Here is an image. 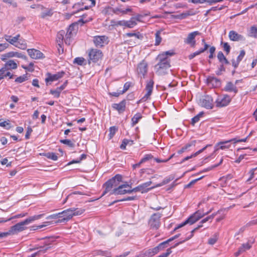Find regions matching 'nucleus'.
I'll return each instance as SVG.
<instances>
[{"label":"nucleus","instance_id":"1","mask_svg":"<svg viewBox=\"0 0 257 257\" xmlns=\"http://www.w3.org/2000/svg\"><path fill=\"white\" fill-rule=\"evenodd\" d=\"M43 216V214H39L31 216L25 219L24 221H21L17 223L15 225L11 226L9 230L10 235L16 234L25 230L26 227L25 225H28L36 220L40 219Z\"/></svg>","mask_w":257,"mask_h":257},{"label":"nucleus","instance_id":"2","mask_svg":"<svg viewBox=\"0 0 257 257\" xmlns=\"http://www.w3.org/2000/svg\"><path fill=\"white\" fill-rule=\"evenodd\" d=\"M158 63L155 66L156 73L159 75H164L167 73V70L170 67V60L166 58L165 55H159L157 57Z\"/></svg>","mask_w":257,"mask_h":257},{"label":"nucleus","instance_id":"3","mask_svg":"<svg viewBox=\"0 0 257 257\" xmlns=\"http://www.w3.org/2000/svg\"><path fill=\"white\" fill-rule=\"evenodd\" d=\"M122 176L117 174L106 181L103 185V188H104L105 190L103 192L102 195H104L108 192L110 193L113 189L117 187L119 185V183L122 182Z\"/></svg>","mask_w":257,"mask_h":257},{"label":"nucleus","instance_id":"4","mask_svg":"<svg viewBox=\"0 0 257 257\" xmlns=\"http://www.w3.org/2000/svg\"><path fill=\"white\" fill-rule=\"evenodd\" d=\"M210 212H207L206 213L203 212L201 210H199L191 215L187 219H186L184 222L180 224L177 227H176L174 231L176 230L177 229L181 228L185 226L187 224H189L190 225L193 224V223L197 222L201 218L203 217L205 215L208 214Z\"/></svg>","mask_w":257,"mask_h":257},{"label":"nucleus","instance_id":"5","mask_svg":"<svg viewBox=\"0 0 257 257\" xmlns=\"http://www.w3.org/2000/svg\"><path fill=\"white\" fill-rule=\"evenodd\" d=\"M88 63L90 64L91 62L96 63L101 60L103 57V53L100 50L91 49L88 51Z\"/></svg>","mask_w":257,"mask_h":257},{"label":"nucleus","instance_id":"6","mask_svg":"<svg viewBox=\"0 0 257 257\" xmlns=\"http://www.w3.org/2000/svg\"><path fill=\"white\" fill-rule=\"evenodd\" d=\"M82 213V212L81 211L77 210L74 208H70L64 210L63 211L59 213L61 215V217H63V219H59L57 222H62L65 220H68L73 216L80 215Z\"/></svg>","mask_w":257,"mask_h":257},{"label":"nucleus","instance_id":"7","mask_svg":"<svg viewBox=\"0 0 257 257\" xmlns=\"http://www.w3.org/2000/svg\"><path fill=\"white\" fill-rule=\"evenodd\" d=\"M162 216V214L160 213H155L151 215L148 221V225L151 229L157 230L160 227Z\"/></svg>","mask_w":257,"mask_h":257},{"label":"nucleus","instance_id":"8","mask_svg":"<svg viewBox=\"0 0 257 257\" xmlns=\"http://www.w3.org/2000/svg\"><path fill=\"white\" fill-rule=\"evenodd\" d=\"M231 98L227 94H223L219 96L215 101L216 106L218 107H222L229 104Z\"/></svg>","mask_w":257,"mask_h":257},{"label":"nucleus","instance_id":"9","mask_svg":"<svg viewBox=\"0 0 257 257\" xmlns=\"http://www.w3.org/2000/svg\"><path fill=\"white\" fill-rule=\"evenodd\" d=\"M131 187L128 184L119 185L117 187L113 189L110 192V195H123L126 193H129L128 189L125 188Z\"/></svg>","mask_w":257,"mask_h":257},{"label":"nucleus","instance_id":"10","mask_svg":"<svg viewBox=\"0 0 257 257\" xmlns=\"http://www.w3.org/2000/svg\"><path fill=\"white\" fill-rule=\"evenodd\" d=\"M153 86H154V81L153 80H150L149 81H148L147 83L146 86V90L147 91V93L140 100L138 103H140V101H145L148 99L149 98L150 96L152 94L153 89Z\"/></svg>","mask_w":257,"mask_h":257},{"label":"nucleus","instance_id":"11","mask_svg":"<svg viewBox=\"0 0 257 257\" xmlns=\"http://www.w3.org/2000/svg\"><path fill=\"white\" fill-rule=\"evenodd\" d=\"M64 74L65 72L64 71L58 72L54 74H51L50 73H48L47 74V77L45 78L46 84L48 85L49 82L58 80L59 79L63 77Z\"/></svg>","mask_w":257,"mask_h":257},{"label":"nucleus","instance_id":"12","mask_svg":"<svg viewBox=\"0 0 257 257\" xmlns=\"http://www.w3.org/2000/svg\"><path fill=\"white\" fill-rule=\"evenodd\" d=\"M213 99L210 95H205L201 100V104L203 107L207 109H212L213 106Z\"/></svg>","mask_w":257,"mask_h":257},{"label":"nucleus","instance_id":"13","mask_svg":"<svg viewBox=\"0 0 257 257\" xmlns=\"http://www.w3.org/2000/svg\"><path fill=\"white\" fill-rule=\"evenodd\" d=\"M148 63L145 60H143L138 65L137 72L141 77H145L148 71Z\"/></svg>","mask_w":257,"mask_h":257},{"label":"nucleus","instance_id":"14","mask_svg":"<svg viewBox=\"0 0 257 257\" xmlns=\"http://www.w3.org/2000/svg\"><path fill=\"white\" fill-rule=\"evenodd\" d=\"M200 33L198 31H195L188 34L187 37L184 40L186 44H189L192 47H194L196 44L195 40V37L199 35Z\"/></svg>","mask_w":257,"mask_h":257},{"label":"nucleus","instance_id":"15","mask_svg":"<svg viewBox=\"0 0 257 257\" xmlns=\"http://www.w3.org/2000/svg\"><path fill=\"white\" fill-rule=\"evenodd\" d=\"M107 39L105 36H97L94 37L93 42L96 46L101 47L107 43Z\"/></svg>","mask_w":257,"mask_h":257},{"label":"nucleus","instance_id":"16","mask_svg":"<svg viewBox=\"0 0 257 257\" xmlns=\"http://www.w3.org/2000/svg\"><path fill=\"white\" fill-rule=\"evenodd\" d=\"M207 83L209 86L214 88L219 87L221 84V81L219 79L211 76H208L207 78Z\"/></svg>","mask_w":257,"mask_h":257},{"label":"nucleus","instance_id":"17","mask_svg":"<svg viewBox=\"0 0 257 257\" xmlns=\"http://www.w3.org/2000/svg\"><path fill=\"white\" fill-rule=\"evenodd\" d=\"M27 52L32 59H41L44 57V54L39 50L35 49H28Z\"/></svg>","mask_w":257,"mask_h":257},{"label":"nucleus","instance_id":"18","mask_svg":"<svg viewBox=\"0 0 257 257\" xmlns=\"http://www.w3.org/2000/svg\"><path fill=\"white\" fill-rule=\"evenodd\" d=\"M228 36L230 40L233 41H243L245 40V38L243 36L238 34L234 31H230Z\"/></svg>","mask_w":257,"mask_h":257},{"label":"nucleus","instance_id":"19","mask_svg":"<svg viewBox=\"0 0 257 257\" xmlns=\"http://www.w3.org/2000/svg\"><path fill=\"white\" fill-rule=\"evenodd\" d=\"M126 105V100L125 99L122 100L119 103H113L112 105V107L114 109H116L118 111L119 113H121L125 111Z\"/></svg>","mask_w":257,"mask_h":257},{"label":"nucleus","instance_id":"20","mask_svg":"<svg viewBox=\"0 0 257 257\" xmlns=\"http://www.w3.org/2000/svg\"><path fill=\"white\" fill-rule=\"evenodd\" d=\"M117 25L125 26L129 28H132L137 25L136 22L134 20V18H132L129 21H119L117 23Z\"/></svg>","mask_w":257,"mask_h":257},{"label":"nucleus","instance_id":"21","mask_svg":"<svg viewBox=\"0 0 257 257\" xmlns=\"http://www.w3.org/2000/svg\"><path fill=\"white\" fill-rule=\"evenodd\" d=\"M230 141H221L217 143L215 146V151H218L219 149L224 150L229 149L230 147L229 143Z\"/></svg>","mask_w":257,"mask_h":257},{"label":"nucleus","instance_id":"22","mask_svg":"<svg viewBox=\"0 0 257 257\" xmlns=\"http://www.w3.org/2000/svg\"><path fill=\"white\" fill-rule=\"evenodd\" d=\"M4 37L7 42L16 47L17 43L19 39V37H20V35L18 34L13 37L10 35H5Z\"/></svg>","mask_w":257,"mask_h":257},{"label":"nucleus","instance_id":"23","mask_svg":"<svg viewBox=\"0 0 257 257\" xmlns=\"http://www.w3.org/2000/svg\"><path fill=\"white\" fill-rule=\"evenodd\" d=\"M109 9L111 10L113 13L116 15H119V14L125 15L128 12H132V9L130 8H128L125 10H123L119 7H116L115 8H110Z\"/></svg>","mask_w":257,"mask_h":257},{"label":"nucleus","instance_id":"24","mask_svg":"<svg viewBox=\"0 0 257 257\" xmlns=\"http://www.w3.org/2000/svg\"><path fill=\"white\" fill-rule=\"evenodd\" d=\"M223 90L227 92H233L235 94L238 92L236 86L231 82H228L224 87Z\"/></svg>","mask_w":257,"mask_h":257},{"label":"nucleus","instance_id":"25","mask_svg":"<svg viewBox=\"0 0 257 257\" xmlns=\"http://www.w3.org/2000/svg\"><path fill=\"white\" fill-rule=\"evenodd\" d=\"M5 69L9 71L10 70L16 69L17 68V64L13 60H9L5 64L4 66Z\"/></svg>","mask_w":257,"mask_h":257},{"label":"nucleus","instance_id":"26","mask_svg":"<svg viewBox=\"0 0 257 257\" xmlns=\"http://www.w3.org/2000/svg\"><path fill=\"white\" fill-rule=\"evenodd\" d=\"M152 183V182L150 181L147 182H145L144 183H143L140 185H139V187L140 188V192L142 193H147L149 190H151V187L150 188H148V187L150 186Z\"/></svg>","mask_w":257,"mask_h":257},{"label":"nucleus","instance_id":"27","mask_svg":"<svg viewBox=\"0 0 257 257\" xmlns=\"http://www.w3.org/2000/svg\"><path fill=\"white\" fill-rule=\"evenodd\" d=\"M184 240L180 241L179 242H177L174 245L171 246V247L168 248L166 252L162 253L157 257H168L171 253H172V248H174L179 245L183 243Z\"/></svg>","mask_w":257,"mask_h":257},{"label":"nucleus","instance_id":"28","mask_svg":"<svg viewBox=\"0 0 257 257\" xmlns=\"http://www.w3.org/2000/svg\"><path fill=\"white\" fill-rule=\"evenodd\" d=\"M174 176L173 175H170L168 176V177L165 178L163 181L157 184L156 186L152 187L151 189H154L157 187L162 186L165 184H168L171 181L173 180L174 179Z\"/></svg>","mask_w":257,"mask_h":257},{"label":"nucleus","instance_id":"29","mask_svg":"<svg viewBox=\"0 0 257 257\" xmlns=\"http://www.w3.org/2000/svg\"><path fill=\"white\" fill-rule=\"evenodd\" d=\"M13 74H11L10 71H7L5 67H3L0 69V80L3 79L5 77L9 76L10 79L14 77Z\"/></svg>","mask_w":257,"mask_h":257},{"label":"nucleus","instance_id":"30","mask_svg":"<svg viewBox=\"0 0 257 257\" xmlns=\"http://www.w3.org/2000/svg\"><path fill=\"white\" fill-rule=\"evenodd\" d=\"M16 47L22 50L26 49L27 48V43L26 40L21 37H19V39L17 43Z\"/></svg>","mask_w":257,"mask_h":257},{"label":"nucleus","instance_id":"31","mask_svg":"<svg viewBox=\"0 0 257 257\" xmlns=\"http://www.w3.org/2000/svg\"><path fill=\"white\" fill-rule=\"evenodd\" d=\"M210 146H211L210 145H207L205 147H204L203 148H202V149H201V150H199L198 151L196 152L195 153L193 154L192 155H191L190 156H187V157H185V158H184L183 159V160L181 161V163L185 162V161H187L189 159H190L191 158H192L193 157H195L197 156L198 155L200 154V153L203 152L205 150H206V149L208 147Z\"/></svg>","mask_w":257,"mask_h":257},{"label":"nucleus","instance_id":"32","mask_svg":"<svg viewBox=\"0 0 257 257\" xmlns=\"http://www.w3.org/2000/svg\"><path fill=\"white\" fill-rule=\"evenodd\" d=\"M65 34V31L61 30L58 33L57 35L56 41L58 43V45L59 46L60 48H61V44L63 42Z\"/></svg>","mask_w":257,"mask_h":257},{"label":"nucleus","instance_id":"33","mask_svg":"<svg viewBox=\"0 0 257 257\" xmlns=\"http://www.w3.org/2000/svg\"><path fill=\"white\" fill-rule=\"evenodd\" d=\"M169 241L168 240L160 243L158 246L155 247V250L157 251V253L160 251L163 250L168 246V244H169Z\"/></svg>","mask_w":257,"mask_h":257},{"label":"nucleus","instance_id":"34","mask_svg":"<svg viewBox=\"0 0 257 257\" xmlns=\"http://www.w3.org/2000/svg\"><path fill=\"white\" fill-rule=\"evenodd\" d=\"M27 215V213H21V214H17V215H16L14 216H12L10 218H7V219H5V218H1L0 219V222H7L8 221H10L13 219H15V218H21V217H23L25 216H26Z\"/></svg>","mask_w":257,"mask_h":257},{"label":"nucleus","instance_id":"35","mask_svg":"<svg viewBox=\"0 0 257 257\" xmlns=\"http://www.w3.org/2000/svg\"><path fill=\"white\" fill-rule=\"evenodd\" d=\"M254 239H250L247 243L242 244L240 247L242 248V249H243V251H245V250H248L251 248V245L254 243Z\"/></svg>","mask_w":257,"mask_h":257},{"label":"nucleus","instance_id":"36","mask_svg":"<svg viewBox=\"0 0 257 257\" xmlns=\"http://www.w3.org/2000/svg\"><path fill=\"white\" fill-rule=\"evenodd\" d=\"M134 144V141L131 140H128L126 139H124L122 140V143L120 146V148L121 150H125L126 149V146L127 145L130 144V145H132Z\"/></svg>","mask_w":257,"mask_h":257},{"label":"nucleus","instance_id":"37","mask_svg":"<svg viewBox=\"0 0 257 257\" xmlns=\"http://www.w3.org/2000/svg\"><path fill=\"white\" fill-rule=\"evenodd\" d=\"M78 23H73L71 24L67 29L66 35L67 37H72L73 35V31H74V27L77 25Z\"/></svg>","mask_w":257,"mask_h":257},{"label":"nucleus","instance_id":"38","mask_svg":"<svg viewBox=\"0 0 257 257\" xmlns=\"http://www.w3.org/2000/svg\"><path fill=\"white\" fill-rule=\"evenodd\" d=\"M142 115L140 113L136 114L132 118V125L135 126L138 123L139 120L142 118Z\"/></svg>","mask_w":257,"mask_h":257},{"label":"nucleus","instance_id":"39","mask_svg":"<svg viewBox=\"0 0 257 257\" xmlns=\"http://www.w3.org/2000/svg\"><path fill=\"white\" fill-rule=\"evenodd\" d=\"M74 63L77 64L79 65H86V60L83 58V57H77L74 59Z\"/></svg>","mask_w":257,"mask_h":257},{"label":"nucleus","instance_id":"40","mask_svg":"<svg viewBox=\"0 0 257 257\" xmlns=\"http://www.w3.org/2000/svg\"><path fill=\"white\" fill-rule=\"evenodd\" d=\"M125 36L131 37H135L137 39H141L142 40L143 38V36L139 32L137 33H127L125 34Z\"/></svg>","mask_w":257,"mask_h":257},{"label":"nucleus","instance_id":"41","mask_svg":"<svg viewBox=\"0 0 257 257\" xmlns=\"http://www.w3.org/2000/svg\"><path fill=\"white\" fill-rule=\"evenodd\" d=\"M147 257H152L157 253L155 247L145 250Z\"/></svg>","mask_w":257,"mask_h":257},{"label":"nucleus","instance_id":"42","mask_svg":"<svg viewBox=\"0 0 257 257\" xmlns=\"http://www.w3.org/2000/svg\"><path fill=\"white\" fill-rule=\"evenodd\" d=\"M28 79V74H25L23 75L22 76H20L17 77L15 79V81L18 83H23V82L27 80Z\"/></svg>","mask_w":257,"mask_h":257},{"label":"nucleus","instance_id":"43","mask_svg":"<svg viewBox=\"0 0 257 257\" xmlns=\"http://www.w3.org/2000/svg\"><path fill=\"white\" fill-rule=\"evenodd\" d=\"M204 113L203 112H200L199 114H198L197 115L194 116L192 118L191 121V124L193 125H194V124L198 122L200 120V118L202 117Z\"/></svg>","mask_w":257,"mask_h":257},{"label":"nucleus","instance_id":"44","mask_svg":"<svg viewBox=\"0 0 257 257\" xmlns=\"http://www.w3.org/2000/svg\"><path fill=\"white\" fill-rule=\"evenodd\" d=\"M161 31H158L155 34V44L156 46L159 45L162 41V38L160 36Z\"/></svg>","mask_w":257,"mask_h":257},{"label":"nucleus","instance_id":"45","mask_svg":"<svg viewBox=\"0 0 257 257\" xmlns=\"http://www.w3.org/2000/svg\"><path fill=\"white\" fill-rule=\"evenodd\" d=\"M117 131V128L115 126H111L109 128V133L108 135L109 139H111L113 138V137L114 136V135H115V134Z\"/></svg>","mask_w":257,"mask_h":257},{"label":"nucleus","instance_id":"46","mask_svg":"<svg viewBox=\"0 0 257 257\" xmlns=\"http://www.w3.org/2000/svg\"><path fill=\"white\" fill-rule=\"evenodd\" d=\"M60 142L61 143L66 145L69 147L73 148L74 147V144L70 140H61Z\"/></svg>","mask_w":257,"mask_h":257},{"label":"nucleus","instance_id":"47","mask_svg":"<svg viewBox=\"0 0 257 257\" xmlns=\"http://www.w3.org/2000/svg\"><path fill=\"white\" fill-rule=\"evenodd\" d=\"M250 36L257 38V27L252 26L250 30Z\"/></svg>","mask_w":257,"mask_h":257},{"label":"nucleus","instance_id":"48","mask_svg":"<svg viewBox=\"0 0 257 257\" xmlns=\"http://www.w3.org/2000/svg\"><path fill=\"white\" fill-rule=\"evenodd\" d=\"M221 45L223 48V50L228 54L230 51V46L227 42H221Z\"/></svg>","mask_w":257,"mask_h":257},{"label":"nucleus","instance_id":"49","mask_svg":"<svg viewBox=\"0 0 257 257\" xmlns=\"http://www.w3.org/2000/svg\"><path fill=\"white\" fill-rule=\"evenodd\" d=\"M137 199L136 196H129L127 197L123 198V199H121L119 200H115L112 202V204H114L115 203H116L119 201H131V200H134Z\"/></svg>","mask_w":257,"mask_h":257},{"label":"nucleus","instance_id":"50","mask_svg":"<svg viewBox=\"0 0 257 257\" xmlns=\"http://www.w3.org/2000/svg\"><path fill=\"white\" fill-rule=\"evenodd\" d=\"M218 239V235L217 234H215L213 237L210 238L208 240V244L210 245H213L216 243Z\"/></svg>","mask_w":257,"mask_h":257},{"label":"nucleus","instance_id":"51","mask_svg":"<svg viewBox=\"0 0 257 257\" xmlns=\"http://www.w3.org/2000/svg\"><path fill=\"white\" fill-rule=\"evenodd\" d=\"M153 158V155L151 154H146L144 156V157L141 159V163H144L148 161H149Z\"/></svg>","mask_w":257,"mask_h":257},{"label":"nucleus","instance_id":"52","mask_svg":"<svg viewBox=\"0 0 257 257\" xmlns=\"http://www.w3.org/2000/svg\"><path fill=\"white\" fill-rule=\"evenodd\" d=\"M86 158V155L85 154H82V155H81L79 160H72V161L70 162L67 165H71V164H74V163H80V162L82 160H83L84 159H85Z\"/></svg>","mask_w":257,"mask_h":257},{"label":"nucleus","instance_id":"53","mask_svg":"<svg viewBox=\"0 0 257 257\" xmlns=\"http://www.w3.org/2000/svg\"><path fill=\"white\" fill-rule=\"evenodd\" d=\"M50 248L51 246L49 245V244H46V245H45L37 247V248H40L42 253L46 252Z\"/></svg>","mask_w":257,"mask_h":257},{"label":"nucleus","instance_id":"54","mask_svg":"<svg viewBox=\"0 0 257 257\" xmlns=\"http://www.w3.org/2000/svg\"><path fill=\"white\" fill-rule=\"evenodd\" d=\"M61 92V91L57 88L55 90L51 89L50 92L52 95H54L55 97L58 98L60 96Z\"/></svg>","mask_w":257,"mask_h":257},{"label":"nucleus","instance_id":"55","mask_svg":"<svg viewBox=\"0 0 257 257\" xmlns=\"http://www.w3.org/2000/svg\"><path fill=\"white\" fill-rule=\"evenodd\" d=\"M46 156L52 160L56 161L58 159V157L54 153H48L46 154Z\"/></svg>","mask_w":257,"mask_h":257},{"label":"nucleus","instance_id":"56","mask_svg":"<svg viewBox=\"0 0 257 257\" xmlns=\"http://www.w3.org/2000/svg\"><path fill=\"white\" fill-rule=\"evenodd\" d=\"M214 216H215V214H212L211 215H209V216L206 217V218H204L200 222V223H201L200 225H202L203 223H205V222H206L207 221H209L210 220L211 221L213 219V218L214 217Z\"/></svg>","mask_w":257,"mask_h":257},{"label":"nucleus","instance_id":"57","mask_svg":"<svg viewBox=\"0 0 257 257\" xmlns=\"http://www.w3.org/2000/svg\"><path fill=\"white\" fill-rule=\"evenodd\" d=\"M196 143V141H195V140L192 141L190 142L187 144L185 146H184L183 147V148L187 151V150H189V149L191 147H192V146L194 147L195 146Z\"/></svg>","mask_w":257,"mask_h":257},{"label":"nucleus","instance_id":"58","mask_svg":"<svg viewBox=\"0 0 257 257\" xmlns=\"http://www.w3.org/2000/svg\"><path fill=\"white\" fill-rule=\"evenodd\" d=\"M217 58L220 62L223 63V61L225 60L226 58L223 53L221 51H220L217 54Z\"/></svg>","mask_w":257,"mask_h":257},{"label":"nucleus","instance_id":"59","mask_svg":"<svg viewBox=\"0 0 257 257\" xmlns=\"http://www.w3.org/2000/svg\"><path fill=\"white\" fill-rule=\"evenodd\" d=\"M215 47L214 46H212L209 49V59H213L214 57V52L215 51Z\"/></svg>","mask_w":257,"mask_h":257},{"label":"nucleus","instance_id":"60","mask_svg":"<svg viewBox=\"0 0 257 257\" xmlns=\"http://www.w3.org/2000/svg\"><path fill=\"white\" fill-rule=\"evenodd\" d=\"M0 126L3 127H7L9 126L8 128L11 127V124L9 123V121H4L2 119H0Z\"/></svg>","mask_w":257,"mask_h":257},{"label":"nucleus","instance_id":"61","mask_svg":"<svg viewBox=\"0 0 257 257\" xmlns=\"http://www.w3.org/2000/svg\"><path fill=\"white\" fill-rule=\"evenodd\" d=\"M245 54V51L243 50H241L240 52L239 55H238V56L236 60L238 61V62H239L240 63V62L242 60V59L244 57Z\"/></svg>","mask_w":257,"mask_h":257},{"label":"nucleus","instance_id":"62","mask_svg":"<svg viewBox=\"0 0 257 257\" xmlns=\"http://www.w3.org/2000/svg\"><path fill=\"white\" fill-rule=\"evenodd\" d=\"M223 160V158H221L219 163L209 167V168H208L207 169H206L205 171H210L211 170L214 169L216 167H217L218 166H219L220 165H221L222 163Z\"/></svg>","mask_w":257,"mask_h":257},{"label":"nucleus","instance_id":"63","mask_svg":"<svg viewBox=\"0 0 257 257\" xmlns=\"http://www.w3.org/2000/svg\"><path fill=\"white\" fill-rule=\"evenodd\" d=\"M131 86L130 82H126L123 86V90L121 91V93L123 94L124 92H125L130 88Z\"/></svg>","mask_w":257,"mask_h":257},{"label":"nucleus","instance_id":"64","mask_svg":"<svg viewBox=\"0 0 257 257\" xmlns=\"http://www.w3.org/2000/svg\"><path fill=\"white\" fill-rule=\"evenodd\" d=\"M14 56L15 57H17L18 58H22L23 59H27L26 56H25L24 54H23V53H21L16 52L15 53V54L14 55Z\"/></svg>","mask_w":257,"mask_h":257}]
</instances>
